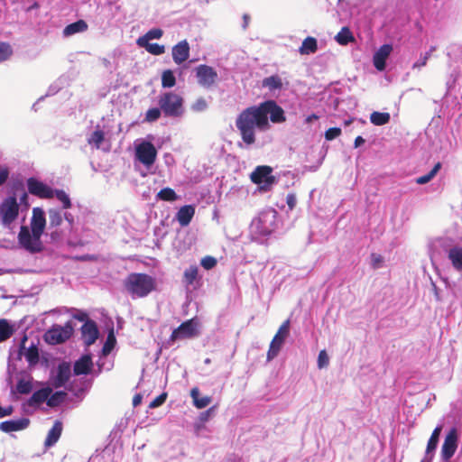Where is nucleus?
I'll return each instance as SVG.
<instances>
[{
  "label": "nucleus",
  "mask_w": 462,
  "mask_h": 462,
  "mask_svg": "<svg viewBox=\"0 0 462 462\" xmlns=\"http://www.w3.org/2000/svg\"><path fill=\"white\" fill-rule=\"evenodd\" d=\"M285 121L284 110L274 100H266L244 109L236 119V127L248 148L255 143L256 132H267L272 128L271 123Z\"/></svg>",
  "instance_id": "obj_1"
},
{
  "label": "nucleus",
  "mask_w": 462,
  "mask_h": 462,
  "mask_svg": "<svg viewBox=\"0 0 462 462\" xmlns=\"http://www.w3.org/2000/svg\"><path fill=\"white\" fill-rule=\"evenodd\" d=\"M46 227V216L42 208H33L30 227L22 226L18 233V243L22 248L31 254L40 253L43 249L41 240Z\"/></svg>",
  "instance_id": "obj_2"
},
{
  "label": "nucleus",
  "mask_w": 462,
  "mask_h": 462,
  "mask_svg": "<svg viewBox=\"0 0 462 462\" xmlns=\"http://www.w3.org/2000/svg\"><path fill=\"white\" fill-rule=\"evenodd\" d=\"M124 286L132 299L144 298L156 290L153 276L142 273H132L124 281Z\"/></svg>",
  "instance_id": "obj_3"
},
{
  "label": "nucleus",
  "mask_w": 462,
  "mask_h": 462,
  "mask_svg": "<svg viewBox=\"0 0 462 462\" xmlns=\"http://www.w3.org/2000/svg\"><path fill=\"white\" fill-rule=\"evenodd\" d=\"M157 105L162 114L169 118H181L185 115L184 97L176 91L161 92L157 97Z\"/></svg>",
  "instance_id": "obj_4"
},
{
  "label": "nucleus",
  "mask_w": 462,
  "mask_h": 462,
  "mask_svg": "<svg viewBox=\"0 0 462 462\" xmlns=\"http://www.w3.org/2000/svg\"><path fill=\"white\" fill-rule=\"evenodd\" d=\"M277 227V211L266 208L261 211L251 223V231L262 236L271 235Z\"/></svg>",
  "instance_id": "obj_5"
},
{
  "label": "nucleus",
  "mask_w": 462,
  "mask_h": 462,
  "mask_svg": "<svg viewBox=\"0 0 462 462\" xmlns=\"http://www.w3.org/2000/svg\"><path fill=\"white\" fill-rule=\"evenodd\" d=\"M273 169L270 166H257L251 173V180L258 185V189L262 192L269 191L276 183L275 177L272 174Z\"/></svg>",
  "instance_id": "obj_6"
},
{
  "label": "nucleus",
  "mask_w": 462,
  "mask_h": 462,
  "mask_svg": "<svg viewBox=\"0 0 462 462\" xmlns=\"http://www.w3.org/2000/svg\"><path fill=\"white\" fill-rule=\"evenodd\" d=\"M135 158L146 168H150L156 161L157 150L150 141L137 140L135 142Z\"/></svg>",
  "instance_id": "obj_7"
},
{
  "label": "nucleus",
  "mask_w": 462,
  "mask_h": 462,
  "mask_svg": "<svg viewBox=\"0 0 462 462\" xmlns=\"http://www.w3.org/2000/svg\"><path fill=\"white\" fill-rule=\"evenodd\" d=\"M437 243L447 254L448 259L454 270L462 273V246L452 245V241L448 238H440Z\"/></svg>",
  "instance_id": "obj_8"
},
{
  "label": "nucleus",
  "mask_w": 462,
  "mask_h": 462,
  "mask_svg": "<svg viewBox=\"0 0 462 462\" xmlns=\"http://www.w3.org/2000/svg\"><path fill=\"white\" fill-rule=\"evenodd\" d=\"M19 204L14 195L8 196L4 199L0 204V219L1 223L8 226L18 217Z\"/></svg>",
  "instance_id": "obj_9"
},
{
  "label": "nucleus",
  "mask_w": 462,
  "mask_h": 462,
  "mask_svg": "<svg viewBox=\"0 0 462 462\" xmlns=\"http://www.w3.org/2000/svg\"><path fill=\"white\" fill-rule=\"evenodd\" d=\"M200 335V322L198 318H192L182 322L171 334L172 339L194 338Z\"/></svg>",
  "instance_id": "obj_10"
},
{
  "label": "nucleus",
  "mask_w": 462,
  "mask_h": 462,
  "mask_svg": "<svg viewBox=\"0 0 462 462\" xmlns=\"http://www.w3.org/2000/svg\"><path fill=\"white\" fill-rule=\"evenodd\" d=\"M290 319L285 320L279 328L277 333L273 338L267 353V360L275 358L281 351L287 337L290 334Z\"/></svg>",
  "instance_id": "obj_11"
},
{
  "label": "nucleus",
  "mask_w": 462,
  "mask_h": 462,
  "mask_svg": "<svg viewBox=\"0 0 462 462\" xmlns=\"http://www.w3.org/2000/svg\"><path fill=\"white\" fill-rule=\"evenodd\" d=\"M26 186L30 194L40 199H52L54 197V189L36 178H29Z\"/></svg>",
  "instance_id": "obj_12"
},
{
  "label": "nucleus",
  "mask_w": 462,
  "mask_h": 462,
  "mask_svg": "<svg viewBox=\"0 0 462 462\" xmlns=\"http://www.w3.org/2000/svg\"><path fill=\"white\" fill-rule=\"evenodd\" d=\"M72 334V328L69 325L53 326L45 333V340L51 345L60 344L65 342L70 337Z\"/></svg>",
  "instance_id": "obj_13"
},
{
  "label": "nucleus",
  "mask_w": 462,
  "mask_h": 462,
  "mask_svg": "<svg viewBox=\"0 0 462 462\" xmlns=\"http://www.w3.org/2000/svg\"><path fill=\"white\" fill-rule=\"evenodd\" d=\"M458 432L457 428L453 427L445 437L441 448V459H450L457 448Z\"/></svg>",
  "instance_id": "obj_14"
},
{
  "label": "nucleus",
  "mask_w": 462,
  "mask_h": 462,
  "mask_svg": "<svg viewBox=\"0 0 462 462\" xmlns=\"http://www.w3.org/2000/svg\"><path fill=\"white\" fill-rule=\"evenodd\" d=\"M196 77L199 85L210 88L217 79V73L212 67L203 64L196 68Z\"/></svg>",
  "instance_id": "obj_15"
},
{
  "label": "nucleus",
  "mask_w": 462,
  "mask_h": 462,
  "mask_svg": "<svg viewBox=\"0 0 462 462\" xmlns=\"http://www.w3.org/2000/svg\"><path fill=\"white\" fill-rule=\"evenodd\" d=\"M71 374L70 365L63 362L58 365L55 376L52 378V385L55 388H60L65 385L69 381Z\"/></svg>",
  "instance_id": "obj_16"
},
{
  "label": "nucleus",
  "mask_w": 462,
  "mask_h": 462,
  "mask_svg": "<svg viewBox=\"0 0 462 462\" xmlns=\"http://www.w3.org/2000/svg\"><path fill=\"white\" fill-rule=\"evenodd\" d=\"M173 61L180 65L186 61L189 57V44L186 40H183L174 45L171 51Z\"/></svg>",
  "instance_id": "obj_17"
},
{
  "label": "nucleus",
  "mask_w": 462,
  "mask_h": 462,
  "mask_svg": "<svg viewBox=\"0 0 462 462\" xmlns=\"http://www.w3.org/2000/svg\"><path fill=\"white\" fill-rule=\"evenodd\" d=\"M81 333L83 341L88 346L94 344L98 337L96 322L90 319L87 320L81 327Z\"/></svg>",
  "instance_id": "obj_18"
},
{
  "label": "nucleus",
  "mask_w": 462,
  "mask_h": 462,
  "mask_svg": "<svg viewBox=\"0 0 462 462\" xmlns=\"http://www.w3.org/2000/svg\"><path fill=\"white\" fill-rule=\"evenodd\" d=\"M392 51L393 47L391 44H383L376 51L373 58L374 66L376 69L382 71L385 69L386 60L390 56Z\"/></svg>",
  "instance_id": "obj_19"
},
{
  "label": "nucleus",
  "mask_w": 462,
  "mask_h": 462,
  "mask_svg": "<svg viewBox=\"0 0 462 462\" xmlns=\"http://www.w3.org/2000/svg\"><path fill=\"white\" fill-rule=\"evenodd\" d=\"M30 424V420L27 418H20L17 420H5L0 423V430L3 432L10 433L13 431L23 430Z\"/></svg>",
  "instance_id": "obj_20"
},
{
  "label": "nucleus",
  "mask_w": 462,
  "mask_h": 462,
  "mask_svg": "<svg viewBox=\"0 0 462 462\" xmlns=\"http://www.w3.org/2000/svg\"><path fill=\"white\" fill-rule=\"evenodd\" d=\"M27 337H24L23 339V345L20 349V355L23 356L28 362L30 366L35 365L39 362V350L36 345L33 343L29 346H24V342Z\"/></svg>",
  "instance_id": "obj_21"
},
{
  "label": "nucleus",
  "mask_w": 462,
  "mask_h": 462,
  "mask_svg": "<svg viewBox=\"0 0 462 462\" xmlns=\"http://www.w3.org/2000/svg\"><path fill=\"white\" fill-rule=\"evenodd\" d=\"M93 366L92 358L89 355H85L77 360L74 364L73 371L76 375L88 374Z\"/></svg>",
  "instance_id": "obj_22"
},
{
  "label": "nucleus",
  "mask_w": 462,
  "mask_h": 462,
  "mask_svg": "<svg viewBox=\"0 0 462 462\" xmlns=\"http://www.w3.org/2000/svg\"><path fill=\"white\" fill-rule=\"evenodd\" d=\"M51 393V389L49 387L37 390L29 398V400L26 402V405L30 407H37L43 403L44 402H47L48 397L50 396Z\"/></svg>",
  "instance_id": "obj_23"
},
{
  "label": "nucleus",
  "mask_w": 462,
  "mask_h": 462,
  "mask_svg": "<svg viewBox=\"0 0 462 462\" xmlns=\"http://www.w3.org/2000/svg\"><path fill=\"white\" fill-rule=\"evenodd\" d=\"M105 141V134L104 132L97 126L96 130L88 136V143L90 146L96 149H102L103 151L108 152L110 149V145L107 144L106 147H103L102 143Z\"/></svg>",
  "instance_id": "obj_24"
},
{
  "label": "nucleus",
  "mask_w": 462,
  "mask_h": 462,
  "mask_svg": "<svg viewBox=\"0 0 462 462\" xmlns=\"http://www.w3.org/2000/svg\"><path fill=\"white\" fill-rule=\"evenodd\" d=\"M61 432L62 423L60 420H56L52 428L48 432L47 438L44 442L45 447L51 448L54 446L60 438Z\"/></svg>",
  "instance_id": "obj_25"
},
{
  "label": "nucleus",
  "mask_w": 462,
  "mask_h": 462,
  "mask_svg": "<svg viewBox=\"0 0 462 462\" xmlns=\"http://www.w3.org/2000/svg\"><path fill=\"white\" fill-rule=\"evenodd\" d=\"M194 214L195 209L192 206H183L178 210L176 219L181 226H186L190 223Z\"/></svg>",
  "instance_id": "obj_26"
},
{
  "label": "nucleus",
  "mask_w": 462,
  "mask_h": 462,
  "mask_svg": "<svg viewBox=\"0 0 462 462\" xmlns=\"http://www.w3.org/2000/svg\"><path fill=\"white\" fill-rule=\"evenodd\" d=\"M262 86L264 88H268L270 92H274L282 89V80L278 75H273L264 78L262 81Z\"/></svg>",
  "instance_id": "obj_27"
},
{
  "label": "nucleus",
  "mask_w": 462,
  "mask_h": 462,
  "mask_svg": "<svg viewBox=\"0 0 462 462\" xmlns=\"http://www.w3.org/2000/svg\"><path fill=\"white\" fill-rule=\"evenodd\" d=\"M87 23L84 20H79L75 23L67 25L63 30V35L69 37L79 32H83L87 31Z\"/></svg>",
  "instance_id": "obj_28"
},
{
  "label": "nucleus",
  "mask_w": 462,
  "mask_h": 462,
  "mask_svg": "<svg viewBox=\"0 0 462 462\" xmlns=\"http://www.w3.org/2000/svg\"><path fill=\"white\" fill-rule=\"evenodd\" d=\"M441 430H442V425H438L434 429V430H433V432H432V434H431V436H430V439L428 441V444H427L426 458L428 457H430V456L431 457H432V453L437 448V446H438V443H439V438Z\"/></svg>",
  "instance_id": "obj_29"
},
{
  "label": "nucleus",
  "mask_w": 462,
  "mask_h": 462,
  "mask_svg": "<svg viewBox=\"0 0 462 462\" xmlns=\"http://www.w3.org/2000/svg\"><path fill=\"white\" fill-rule=\"evenodd\" d=\"M318 50V42L314 37H307L299 49L301 55H310L315 53Z\"/></svg>",
  "instance_id": "obj_30"
},
{
  "label": "nucleus",
  "mask_w": 462,
  "mask_h": 462,
  "mask_svg": "<svg viewBox=\"0 0 462 462\" xmlns=\"http://www.w3.org/2000/svg\"><path fill=\"white\" fill-rule=\"evenodd\" d=\"M48 216H49V227L50 228H56L59 227L62 221H63V216L62 211L58 208H50L48 210Z\"/></svg>",
  "instance_id": "obj_31"
},
{
  "label": "nucleus",
  "mask_w": 462,
  "mask_h": 462,
  "mask_svg": "<svg viewBox=\"0 0 462 462\" xmlns=\"http://www.w3.org/2000/svg\"><path fill=\"white\" fill-rule=\"evenodd\" d=\"M190 396L193 399V403L198 409H203L211 402V398L208 396H199V391L198 388H192L190 391Z\"/></svg>",
  "instance_id": "obj_32"
},
{
  "label": "nucleus",
  "mask_w": 462,
  "mask_h": 462,
  "mask_svg": "<svg viewBox=\"0 0 462 462\" xmlns=\"http://www.w3.org/2000/svg\"><path fill=\"white\" fill-rule=\"evenodd\" d=\"M14 333V325L6 319H0V342L10 338Z\"/></svg>",
  "instance_id": "obj_33"
},
{
  "label": "nucleus",
  "mask_w": 462,
  "mask_h": 462,
  "mask_svg": "<svg viewBox=\"0 0 462 462\" xmlns=\"http://www.w3.org/2000/svg\"><path fill=\"white\" fill-rule=\"evenodd\" d=\"M163 34V32L160 28H153L149 30L143 36L139 37L137 40L138 45H143L146 42L154 39H160Z\"/></svg>",
  "instance_id": "obj_34"
},
{
  "label": "nucleus",
  "mask_w": 462,
  "mask_h": 462,
  "mask_svg": "<svg viewBox=\"0 0 462 462\" xmlns=\"http://www.w3.org/2000/svg\"><path fill=\"white\" fill-rule=\"evenodd\" d=\"M335 40L340 44V45H347L349 42H352L355 39L348 29V27H343L340 32L335 36Z\"/></svg>",
  "instance_id": "obj_35"
},
{
  "label": "nucleus",
  "mask_w": 462,
  "mask_h": 462,
  "mask_svg": "<svg viewBox=\"0 0 462 462\" xmlns=\"http://www.w3.org/2000/svg\"><path fill=\"white\" fill-rule=\"evenodd\" d=\"M391 116L389 113L373 112L370 115V121L374 125H383L390 122Z\"/></svg>",
  "instance_id": "obj_36"
},
{
  "label": "nucleus",
  "mask_w": 462,
  "mask_h": 462,
  "mask_svg": "<svg viewBox=\"0 0 462 462\" xmlns=\"http://www.w3.org/2000/svg\"><path fill=\"white\" fill-rule=\"evenodd\" d=\"M54 197L61 203L62 209H69L72 207L69 195L63 189H54Z\"/></svg>",
  "instance_id": "obj_37"
},
{
  "label": "nucleus",
  "mask_w": 462,
  "mask_h": 462,
  "mask_svg": "<svg viewBox=\"0 0 462 462\" xmlns=\"http://www.w3.org/2000/svg\"><path fill=\"white\" fill-rule=\"evenodd\" d=\"M440 168L441 163H436L434 167L427 174L418 177L416 179V183L423 185L430 182L436 176Z\"/></svg>",
  "instance_id": "obj_38"
},
{
  "label": "nucleus",
  "mask_w": 462,
  "mask_h": 462,
  "mask_svg": "<svg viewBox=\"0 0 462 462\" xmlns=\"http://www.w3.org/2000/svg\"><path fill=\"white\" fill-rule=\"evenodd\" d=\"M176 84V78L172 70L166 69L162 75V86L163 88H171Z\"/></svg>",
  "instance_id": "obj_39"
},
{
  "label": "nucleus",
  "mask_w": 462,
  "mask_h": 462,
  "mask_svg": "<svg viewBox=\"0 0 462 462\" xmlns=\"http://www.w3.org/2000/svg\"><path fill=\"white\" fill-rule=\"evenodd\" d=\"M66 393L64 392H56L51 393L47 400V405L50 407H57L65 400Z\"/></svg>",
  "instance_id": "obj_40"
},
{
  "label": "nucleus",
  "mask_w": 462,
  "mask_h": 462,
  "mask_svg": "<svg viewBox=\"0 0 462 462\" xmlns=\"http://www.w3.org/2000/svg\"><path fill=\"white\" fill-rule=\"evenodd\" d=\"M116 343V339L113 329L108 333L106 340L102 347V355L107 356L113 350Z\"/></svg>",
  "instance_id": "obj_41"
},
{
  "label": "nucleus",
  "mask_w": 462,
  "mask_h": 462,
  "mask_svg": "<svg viewBox=\"0 0 462 462\" xmlns=\"http://www.w3.org/2000/svg\"><path fill=\"white\" fill-rule=\"evenodd\" d=\"M139 46L144 48L152 55H162L165 52V47L158 43H149V42H146L143 45Z\"/></svg>",
  "instance_id": "obj_42"
},
{
  "label": "nucleus",
  "mask_w": 462,
  "mask_h": 462,
  "mask_svg": "<svg viewBox=\"0 0 462 462\" xmlns=\"http://www.w3.org/2000/svg\"><path fill=\"white\" fill-rule=\"evenodd\" d=\"M162 114L161 106L149 108L145 113V121L152 123L157 121Z\"/></svg>",
  "instance_id": "obj_43"
},
{
  "label": "nucleus",
  "mask_w": 462,
  "mask_h": 462,
  "mask_svg": "<svg viewBox=\"0 0 462 462\" xmlns=\"http://www.w3.org/2000/svg\"><path fill=\"white\" fill-rule=\"evenodd\" d=\"M199 269L196 265H191L184 272V279L188 284H192L198 277Z\"/></svg>",
  "instance_id": "obj_44"
},
{
  "label": "nucleus",
  "mask_w": 462,
  "mask_h": 462,
  "mask_svg": "<svg viewBox=\"0 0 462 462\" xmlns=\"http://www.w3.org/2000/svg\"><path fill=\"white\" fill-rule=\"evenodd\" d=\"M13 54V49L9 43L0 42V63L7 60Z\"/></svg>",
  "instance_id": "obj_45"
},
{
  "label": "nucleus",
  "mask_w": 462,
  "mask_h": 462,
  "mask_svg": "<svg viewBox=\"0 0 462 462\" xmlns=\"http://www.w3.org/2000/svg\"><path fill=\"white\" fill-rule=\"evenodd\" d=\"M158 198L164 201H174L177 199L175 191L171 188H164L158 193Z\"/></svg>",
  "instance_id": "obj_46"
},
{
  "label": "nucleus",
  "mask_w": 462,
  "mask_h": 462,
  "mask_svg": "<svg viewBox=\"0 0 462 462\" xmlns=\"http://www.w3.org/2000/svg\"><path fill=\"white\" fill-rule=\"evenodd\" d=\"M208 104L204 97H199L190 106V109L196 113L204 112L208 109Z\"/></svg>",
  "instance_id": "obj_47"
},
{
  "label": "nucleus",
  "mask_w": 462,
  "mask_h": 462,
  "mask_svg": "<svg viewBox=\"0 0 462 462\" xmlns=\"http://www.w3.org/2000/svg\"><path fill=\"white\" fill-rule=\"evenodd\" d=\"M32 389L30 381L21 379L17 382L16 390L21 394H28Z\"/></svg>",
  "instance_id": "obj_48"
},
{
  "label": "nucleus",
  "mask_w": 462,
  "mask_h": 462,
  "mask_svg": "<svg viewBox=\"0 0 462 462\" xmlns=\"http://www.w3.org/2000/svg\"><path fill=\"white\" fill-rule=\"evenodd\" d=\"M329 364V357L326 350H321L318 356L317 365L319 369L326 368Z\"/></svg>",
  "instance_id": "obj_49"
},
{
  "label": "nucleus",
  "mask_w": 462,
  "mask_h": 462,
  "mask_svg": "<svg viewBox=\"0 0 462 462\" xmlns=\"http://www.w3.org/2000/svg\"><path fill=\"white\" fill-rule=\"evenodd\" d=\"M217 263V261L213 256H205L201 259L200 264L205 270L213 269Z\"/></svg>",
  "instance_id": "obj_50"
},
{
  "label": "nucleus",
  "mask_w": 462,
  "mask_h": 462,
  "mask_svg": "<svg viewBox=\"0 0 462 462\" xmlns=\"http://www.w3.org/2000/svg\"><path fill=\"white\" fill-rule=\"evenodd\" d=\"M341 134V129L338 127H331L325 133V138L328 141L334 140L338 137Z\"/></svg>",
  "instance_id": "obj_51"
},
{
  "label": "nucleus",
  "mask_w": 462,
  "mask_h": 462,
  "mask_svg": "<svg viewBox=\"0 0 462 462\" xmlns=\"http://www.w3.org/2000/svg\"><path fill=\"white\" fill-rule=\"evenodd\" d=\"M383 257L377 254H372L371 255V264L374 269H378L382 267Z\"/></svg>",
  "instance_id": "obj_52"
},
{
  "label": "nucleus",
  "mask_w": 462,
  "mask_h": 462,
  "mask_svg": "<svg viewBox=\"0 0 462 462\" xmlns=\"http://www.w3.org/2000/svg\"><path fill=\"white\" fill-rule=\"evenodd\" d=\"M166 400V394L165 393H162L161 395H159L158 397H156L153 401L151 402L149 407L150 408H157L159 406H161Z\"/></svg>",
  "instance_id": "obj_53"
},
{
  "label": "nucleus",
  "mask_w": 462,
  "mask_h": 462,
  "mask_svg": "<svg viewBox=\"0 0 462 462\" xmlns=\"http://www.w3.org/2000/svg\"><path fill=\"white\" fill-rule=\"evenodd\" d=\"M9 177L8 168L0 165V187L4 185Z\"/></svg>",
  "instance_id": "obj_54"
},
{
  "label": "nucleus",
  "mask_w": 462,
  "mask_h": 462,
  "mask_svg": "<svg viewBox=\"0 0 462 462\" xmlns=\"http://www.w3.org/2000/svg\"><path fill=\"white\" fill-rule=\"evenodd\" d=\"M62 216L63 219H65V221L68 223L69 227L72 229L75 223L74 216L67 210L65 212H62Z\"/></svg>",
  "instance_id": "obj_55"
},
{
  "label": "nucleus",
  "mask_w": 462,
  "mask_h": 462,
  "mask_svg": "<svg viewBox=\"0 0 462 462\" xmlns=\"http://www.w3.org/2000/svg\"><path fill=\"white\" fill-rule=\"evenodd\" d=\"M286 203L288 205L289 209L292 210L297 204L296 196L292 193L288 194L286 197Z\"/></svg>",
  "instance_id": "obj_56"
},
{
  "label": "nucleus",
  "mask_w": 462,
  "mask_h": 462,
  "mask_svg": "<svg viewBox=\"0 0 462 462\" xmlns=\"http://www.w3.org/2000/svg\"><path fill=\"white\" fill-rule=\"evenodd\" d=\"M213 412V408H209L208 410L203 411L199 415V420L201 422H206L208 420L209 417L211 416Z\"/></svg>",
  "instance_id": "obj_57"
},
{
  "label": "nucleus",
  "mask_w": 462,
  "mask_h": 462,
  "mask_svg": "<svg viewBox=\"0 0 462 462\" xmlns=\"http://www.w3.org/2000/svg\"><path fill=\"white\" fill-rule=\"evenodd\" d=\"M13 413V407L12 406H9V407H6V408H2L0 406V418H4V417H6V416H9Z\"/></svg>",
  "instance_id": "obj_58"
},
{
  "label": "nucleus",
  "mask_w": 462,
  "mask_h": 462,
  "mask_svg": "<svg viewBox=\"0 0 462 462\" xmlns=\"http://www.w3.org/2000/svg\"><path fill=\"white\" fill-rule=\"evenodd\" d=\"M427 63V57H423V56H420V58L419 59V60H417L414 64H413V68H421L423 66H425Z\"/></svg>",
  "instance_id": "obj_59"
},
{
  "label": "nucleus",
  "mask_w": 462,
  "mask_h": 462,
  "mask_svg": "<svg viewBox=\"0 0 462 462\" xmlns=\"http://www.w3.org/2000/svg\"><path fill=\"white\" fill-rule=\"evenodd\" d=\"M142 402V395L141 394H135L133 398V405L134 407L138 406Z\"/></svg>",
  "instance_id": "obj_60"
},
{
  "label": "nucleus",
  "mask_w": 462,
  "mask_h": 462,
  "mask_svg": "<svg viewBox=\"0 0 462 462\" xmlns=\"http://www.w3.org/2000/svg\"><path fill=\"white\" fill-rule=\"evenodd\" d=\"M365 139L362 136H357L355 140V147L357 148L365 143Z\"/></svg>",
  "instance_id": "obj_61"
},
{
  "label": "nucleus",
  "mask_w": 462,
  "mask_h": 462,
  "mask_svg": "<svg viewBox=\"0 0 462 462\" xmlns=\"http://www.w3.org/2000/svg\"><path fill=\"white\" fill-rule=\"evenodd\" d=\"M243 20H244V23H243L242 26H243V29L245 30L248 26L250 16L245 14L243 15Z\"/></svg>",
  "instance_id": "obj_62"
},
{
  "label": "nucleus",
  "mask_w": 462,
  "mask_h": 462,
  "mask_svg": "<svg viewBox=\"0 0 462 462\" xmlns=\"http://www.w3.org/2000/svg\"><path fill=\"white\" fill-rule=\"evenodd\" d=\"M57 92V89L56 88L51 86L46 96H51V95H54L55 93Z\"/></svg>",
  "instance_id": "obj_63"
},
{
  "label": "nucleus",
  "mask_w": 462,
  "mask_h": 462,
  "mask_svg": "<svg viewBox=\"0 0 462 462\" xmlns=\"http://www.w3.org/2000/svg\"><path fill=\"white\" fill-rule=\"evenodd\" d=\"M76 319H78L80 321H83L86 319V314L82 313L79 316H76Z\"/></svg>",
  "instance_id": "obj_64"
}]
</instances>
